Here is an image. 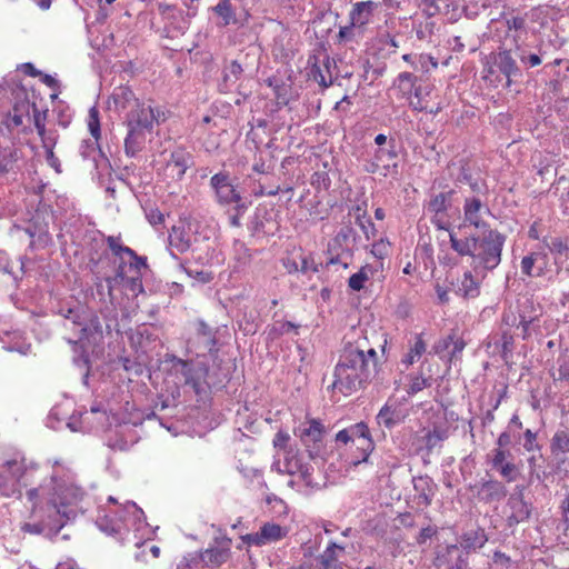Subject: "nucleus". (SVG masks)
<instances>
[{"label": "nucleus", "mask_w": 569, "mask_h": 569, "mask_svg": "<svg viewBox=\"0 0 569 569\" xmlns=\"http://www.w3.org/2000/svg\"><path fill=\"white\" fill-rule=\"evenodd\" d=\"M36 470L28 468L23 458H12L0 463V496L21 499L27 520L21 529L32 535H57L78 515L84 512L88 497L72 468L62 460H54L37 486L30 487Z\"/></svg>", "instance_id": "obj_1"}, {"label": "nucleus", "mask_w": 569, "mask_h": 569, "mask_svg": "<svg viewBox=\"0 0 569 569\" xmlns=\"http://www.w3.org/2000/svg\"><path fill=\"white\" fill-rule=\"evenodd\" d=\"M108 502L113 507L98 509L97 527L107 535H119L121 540L128 541H131L129 532L133 530V545L139 549L146 547V541L151 539L152 531L146 521L143 510L132 501L118 505L112 496L108 498Z\"/></svg>", "instance_id": "obj_2"}, {"label": "nucleus", "mask_w": 569, "mask_h": 569, "mask_svg": "<svg viewBox=\"0 0 569 569\" xmlns=\"http://www.w3.org/2000/svg\"><path fill=\"white\" fill-rule=\"evenodd\" d=\"M377 366V352L359 347L348 346L340 355L335 367L332 390L350 396L362 388L373 376Z\"/></svg>", "instance_id": "obj_3"}, {"label": "nucleus", "mask_w": 569, "mask_h": 569, "mask_svg": "<svg viewBox=\"0 0 569 569\" xmlns=\"http://www.w3.org/2000/svg\"><path fill=\"white\" fill-rule=\"evenodd\" d=\"M506 236L496 229H486L478 234L459 238L450 231L451 249L459 256L472 258L473 269L480 272L495 270L501 262Z\"/></svg>", "instance_id": "obj_4"}, {"label": "nucleus", "mask_w": 569, "mask_h": 569, "mask_svg": "<svg viewBox=\"0 0 569 569\" xmlns=\"http://www.w3.org/2000/svg\"><path fill=\"white\" fill-rule=\"evenodd\" d=\"M167 113L163 107L151 102L137 104L126 113L124 152L128 157H136L144 149L157 127L167 120Z\"/></svg>", "instance_id": "obj_5"}, {"label": "nucleus", "mask_w": 569, "mask_h": 569, "mask_svg": "<svg viewBox=\"0 0 569 569\" xmlns=\"http://www.w3.org/2000/svg\"><path fill=\"white\" fill-rule=\"evenodd\" d=\"M69 402L60 403L53 407L48 416V426L52 429H59L62 421L72 432H92L102 430L111 426L112 421H118L117 415L109 405L102 402L93 403L90 410L80 411L69 416Z\"/></svg>", "instance_id": "obj_6"}, {"label": "nucleus", "mask_w": 569, "mask_h": 569, "mask_svg": "<svg viewBox=\"0 0 569 569\" xmlns=\"http://www.w3.org/2000/svg\"><path fill=\"white\" fill-rule=\"evenodd\" d=\"M272 468L292 476L293 478L289 480L288 485L299 492L307 495L310 490L319 487L312 476L313 467L309 462H305L303 458L292 449L286 450L283 462L277 461L272 465Z\"/></svg>", "instance_id": "obj_7"}, {"label": "nucleus", "mask_w": 569, "mask_h": 569, "mask_svg": "<svg viewBox=\"0 0 569 569\" xmlns=\"http://www.w3.org/2000/svg\"><path fill=\"white\" fill-rule=\"evenodd\" d=\"M60 313L66 319L64 326L77 332L78 341L96 343L102 337L100 320L93 311L83 308H68L61 309Z\"/></svg>", "instance_id": "obj_8"}, {"label": "nucleus", "mask_w": 569, "mask_h": 569, "mask_svg": "<svg viewBox=\"0 0 569 569\" xmlns=\"http://www.w3.org/2000/svg\"><path fill=\"white\" fill-rule=\"evenodd\" d=\"M335 440L338 446H349L356 449L358 455H355L351 460L355 466L367 462L375 449V442L365 422H358L338 431Z\"/></svg>", "instance_id": "obj_9"}, {"label": "nucleus", "mask_w": 569, "mask_h": 569, "mask_svg": "<svg viewBox=\"0 0 569 569\" xmlns=\"http://www.w3.org/2000/svg\"><path fill=\"white\" fill-rule=\"evenodd\" d=\"M496 24V36L502 46L506 47L509 42L515 51L521 50L529 33L525 17L503 16Z\"/></svg>", "instance_id": "obj_10"}, {"label": "nucleus", "mask_w": 569, "mask_h": 569, "mask_svg": "<svg viewBox=\"0 0 569 569\" xmlns=\"http://www.w3.org/2000/svg\"><path fill=\"white\" fill-rule=\"evenodd\" d=\"M16 98L17 101L12 111H9L0 122V129H2V132L12 140L16 133L23 131L24 121L30 120V110L32 108L24 89H18L16 91Z\"/></svg>", "instance_id": "obj_11"}, {"label": "nucleus", "mask_w": 569, "mask_h": 569, "mask_svg": "<svg viewBox=\"0 0 569 569\" xmlns=\"http://www.w3.org/2000/svg\"><path fill=\"white\" fill-rule=\"evenodd\" d=\"M176 375H180L186 386H190L193 391L199 395L206 390L208 386V365L202 360L186 361L176 359L172 365Z\"/></svg>", "instance_id": "obj_12"}, {"label": "nucleus", "mask_w": 569, "mask_h": 569, "mask_svg": "<svg viewBox=\"0 0 569 569\" xmlns=\"http://www.w3.org/2000/svg\"><path fill=\"white\" fill-rule=\"evenodd\" d=\"M210 186L214 190L217 202L221 206L233 204V209L238 211H246L247 204L242 201L240 193L231 183L227 173L219 172L211 177Z\"/></svg>", "instance_id": "obj_13"}, {"label": "nucleus", "mask_w": 569, "mask_h": 569, "mask_svg": "<svg viewBox=\"0 0 569 569\" xmlns=\"http://www.w3.org/2000/svg\"><path fill=\"white\" fill-rule=\"evenodd\" d=\"M87 127L91 138L82 140L79 152L83 159H92L97 162L98 157H102L101 149L99 146V139L101 137V127L99 119V110L97 107L89 109L87 118Z\"/></svg>", "instance_id": "obj_14"}, {"label": "nucleus", "mask_w": 569, "mask_h": 569, "mask_svg": "<svg viewBox=\"0 0 569 569\" xmlns=\"http://www.w3.org/2000/svg\"><path fill=\"white\" fill-rule=\"evenodd\" d=\"M551 463L557 473L569 475V432L558 429L550 441Z\"/></svg>", "instance_id": "obj_15"}, {"label": "nucleus", "mask_w": 569, "mask_h": 569, "mask_svg": "<svg viewBox=\"0 0 569 569\" xmlns=\"http://www.w3.org/2000/svg\"><path fill=\"white\" fill-rule=\"evenodd\" d=\"M147 268L146 258L139 259V263H130L126 268V274L123 277H118V270L113 278H107V284L109 290V296H111V291L116 283H122L127 289H129L133 296H138L143 292L142 286V269Z\"/></svg>", "instance_id": "obj_16"}, {"label": "nucleus", "mask_w": 569, "mask_h": 569, "mask_svg": "<svg viewBox=\"0 0 569 569\" xmlns=\"http://www.w3.org/2000/svg\"><path fill=\"white\" fill-rule=\"evenodd\" d=\"M23 159V144L14 142L0 129V173L19 169Z\"/></svg>", "instance_id": "obj_17"}, {"label": "nucleus", "mask_w": 569, "mask_h": 569, "mask_svg": "<svg viewBox=\"0 0 569 569\" xmlns=\"http://www.w3.org/2000/svg\"><path fill=\"white\" fill-rule=\"evenodd\" d=\"M463 224L473 227L482 232L486 229H491L485 221V216L490 214L489 207L481 201L478 197H467L463 201Z\"/></svg>", "instance_id": "obj_18"}, {"label": "nucleus", "mask_w": 569, "mask_h": 569, "mask_svg": "<svg viewBox=\"0 0 569 569\" xmlns=\"http://www.w3.org/2000/svg\"><path fill=\"white\" fill-rule=\"evenodd\" d=\"M231 539L227 536H218L202 553V566L217 568L226 563L231 557Z\"/></svg>", "instance_id": "obj_19"}, {"label": "nucleus", "mask_w": 569, "mask_h": 569, "mask_svg": "<svg viewBox=\"0 0 569 569\" xmlns=\"http://www.w3.org/2000/svg\"><path fill=\"white\" fill-rule=\"evenodd\" d=\"M288 533L287 528L274 522H266L254 533H247L241 540L248 546L262 547L283 539Z\"/></svg>", "instance_id": "obj_20"}, {"label": "nucleus", "mask_w": 569, "mask_h": 569, "mask_svg": "<svg viewBox=\"0 0 569 569\" xmlns=\"http://www.w3.org/2000/svg\"><path fill=\"white\" fill-rule=\"evenodd\" d=\"M397 158L395 141H390L388 147L378 148L372 159L366 164V171L369 173H379L387 177L391 170L397 169V163H390Z\"/></svg>", "instance_id": "obj_21"}, {"label": "nucleus", "mask_w": 569, "mask_h": 569, "mask_svg": "<svg viewBox=\"0 0 569 569\" xmlns=\"http://www.w3.org/2000/svg\"><path fill=\"white\" fill-rule=\"evenodd\" d=\"M520 271L528 278H542L550 272L548 254L545 251H531L520 260Z\"/></svg>", "instance_id": "obj_22"}, {"label": "nucleus", "mask_w": 569, "mask_h": 569, "mask_svg": "<svg viewBox=\"0 0 569 569\" xmlns=\"http://www.w3.org/2000/svg\"><path fill=\"white\" fill-rule=\"evenodd\" d=\"M193 163L192 154L184 148H176L166 160V173L173 180H180Z\"/></svg>", "instance_id": "obj_23"}, {"label": "nucleus", "mask_w": 569, "mask_h": 569, "mask_svg": "<svg viewBox=\"0 0 569 569\" xmlns=\"http://www.w3.org/2000/svg\"><path fill=\"white\" fill-rule=\"evenodd\" d=\"M248 228L253 233L273 234L278 230L276 213L267 206H258L250 218Z\"/></svg>", "instance_id": "obj_24"}, {"label": "nucleus", "mask_w": 569, "mask_h": 569, "mask_svg": "<svg viewBox=\"0 0 569 569\" xmlns=\"http://www.w3.org/2000/svg\"><path fill=\"white\" fill-rule=\"evenodd\" d=\"M507 508L510 510L507 520L509 526H515L530 518L531 505L523 499V488L517 487L510 495Z\"/></svg>", "instance_id": "obj_25"}, {"label": "nucleus", "mask_w": 569, "mask_h": 569, "mask_svg": "<svg viewBox=\"0 0 569 569\" xmlns=\"http://www.w3.org/2000/svg\"><path fill=\"white\" fill-rule=\"evenodd\" d=\"M508 450L497 448L492 450L491 466L507 482H513L519 475L518 467L509 460Z\"/></svg>", "instance_id": "obj_26"}, {"label": "nucleus", "mask_w": 569, "mask_h": 569, "mask_svg": "<svg viewBox=\"0 0 569 569\" xmlns=\"http://www.w3.org/2000/svg\"><path fill=\"white\" fill-rule=\"evenodd\" d=\"M295 435L307 448H310L311 446H317L322 441L325 427L319 420L309 419L301 422L295 429Z\"/></svg>", "instance_id": "obj_27"}, {"label": "nucleus", "mask_w": 569, "mask_h": 569, "mask_svg": "<svg viewBox=\"0 0 569 569\" xmlns=\"http://www.w3.org/2000/svg\"><path fill=\"white\" fill-rule=\"evenodd\" d=\"M147 101H140L134 97V93L129 87L120 86L113 89L111 96L108 99V108L113 109L117 112L129 111L136 108L137 104L146 103Z\"/></svg>", "instance_id": "obj_28"}, {"label": "nucleus", "mask_w": 569, "mask_h": 569, "mask_svg": "<svg viewBox=\"0 0 569 569\" xmlns=\"http://www.w3.org/2000/svg\"><path fill=\"white\" fill-rule=\"evenodd\" d=\"M108 246L112 253L117 257V270L118 277H123L126 274V268L130 263H139V259L142 257L137 256V253L129 247L123 246L120 242L119 238L109 237Z\"/></svg>", "instance_id": "obj_29"}, {"label": "nucleus", "mask_w": 569, "mask_h": 569, "mask_svg": "<svg viewBox=\"0 0 569 569\" xmlns=\"http://www.w3.org/2000/svg\"><path fill=\"white\" fill-rule=\"evenodd\" d=\"M493 66L507 78L506 86L510 87L513 77L521 71L512 57V48L501 47L493 58Z\"/></svg>", "instance_id": "obj_30"}, {"label": "nucleus", "mask_w": 569, "mask_h": 569, "mask_svg": "<svg viewBox=\"0 0 569 569\" xmlns=\"http://www.w3.org/2000/svg\"><path fill=\"white\" fill-rule=\"evenodd\" d=\"M6 323L0 322V342L3 349L8 351H17L21 355H28L31 345L27 342L22 332L19 330L10 331L6 328Z\"/></svg>", "instance_id": "obj_31"}, {"label": "nucleus", "mask_w": 569, "mask_h": 569, "mask_svg": "<svg viewBox=\"0 0 569 569\" xmlns=\"http://www.w3.org/2000/svg\"><path fill=\"white\" fill-rule=\"evenodd\" d=\"M488 272H480L479 270L473 272L467 270L463 272L461 279L457 284V293L463 298H476L480 293V284Z\"/></svg>", "instance_id": "obj_32"}, {"label": "nucleus", "mask_w": 569, "mask_h": 569, "mask_svg": "<svg viewBox=\"0 0 569 569\" xmlns=\"http://www.w3.org/2000/svg\"><path fill=\"white\" fill-rule=\"evenodd\" d=\"M379 4L375 1H359L353 3L349 13L351 27L363 28L372 21L375 11Z\"/></svg>", "instance_id": "obj_33"}, {"label": "nucleus", "mask_w": 569, "mask_h": 569, "mask_svg": "<svg viewBox=\"0 0 569 569\" xmlns=\"http://www.w3.org/2000/svg\"><path fill=\"white\" fill-rule=\"evenodd\" d=\"M407 417V412L397 402L388 401L379 410L377 415V422L387 429H392L395 426L401 423Z\"/></svg>", "instance_id": "obj_34"}, {"label": "nucleus", "mask_w": 569, "mask_h": 569, "mask_svg": "<svg viewBox=\"0 0 569 569\" xmlns=\"http://www.w3.org/2000/svg\"><path fill=\"white\" fill-rule=\"evenodd\" d=\"M346 545L330 541L323 552L317 558L312 559L318 569H338L339 559L345 553Z\"/></svg>", "instance_id": "obj_35"}, {"label": "nucleus", "mask_w": 569, "mask_h": 569, "mask_svg": "<svg viewBox=\"0 0 569 569\" xmlns=\"http://www.w3.org/2000/svg\"><path fill=\"white\" fill-rule=\"evenodd\" d=\"M273 91L278 106H287L293 99L292 86L289 79L272 76L266 80Z\"/></svg>", "instance_id": "obj_36"}, {"label": "nucleus", "mask_w": 569, "mask_h": 569, "mask_svg": "<svg viewBox=\"0 0 569 569\" xmlns=\"http://www.w3.org/2000/svg\"><path fill=\"white\" fill-rule=\"evenodd\" d=\"M402 60L409 63L416 72H421L423 74L429 73L438 67L437 59L426 53H406L402 56Z\"/></svg>", "instance_id": "obj_37"}, {"label": "nucleus", "mask_w": 569, "mask_h": 569, "mask_svg": "<svg viewBox=\"0 0 569 569\" xmlns=\"http://www.w3.org/2000/svg\"><path fill=\"white\" fill-rule=\"evenodd\" d=\"M413 489L418 505L427 507L431 503L435 495V485L429 477L415 478Z\"/></svg>", "instance_id": "obj_38"}, {"label": "nucleus", "mask_w": 569, "mask_h": 569, "mask_svg": "<svg viewBox=\"0 0 569 569\" xmlns=\"http://www.w3.org/2000/svg\"><path fill=\"white\" fill-rule=\"evenodd\" d=\"M507 495L506 486L498 480H488L481 483L479 496L486 502L499 501Z\"/></svg>", "instance_id": "obj_39"}, {"label": "nucleus", "mask_w": 569, "mask_h": 569, "mask_svg": "<svg viewBox=\"0 0 569 569\" xmlns=\"http://www.w3.org/2000/svg\"><path fill=\"white\" fill-rule=\"evenodd\" d=\"M420 78L411 72H401L393 81V88L398 91L401 98L409 101L412 97V91Z\"/></svg>", "instance_id": "obj_40"}, {"label": "nucleus", "mask_w": 569, "mask_h": 569, "mask_svg": "<svg viewBox=\"0 0 569 569\" xmlns=\"http://www.w3.org/2000/svg\"><path fill=\"white\" fill-rule=\"evenodd\" d=\"M378 268L373 264H365L357 272L351 274L348 279V287L352 291H360L365 288V283L372 278Z\"/></svg>", "instance_id": "obj_41"}, {"label": "nucleus", "mask_w": 569, "mask_h": 569, "mask_svg": "<svg viewBox=\"0 0 569 569\" xmlns=\"http://www.w3.org/2000/svg\"><path fill=\"white\" fill-rule=\"evenodd\" d=\"M242 67L237 61H231L222 71V82L219 84L221 92H229L242 74Z\"/></svg>", "instance_id": "obj_42"}, {"label": "nucleus", "mask_w": 569, "mask_h": 569, "mask_svg": "<svg viewBox=\"0 0 569 569\" xmlns=\"http://www.w3.org/2000/svg\"><path fill=\"white\" fill-rule=\"evenodd\" d=\"M197 337H198V343L202 347H198L200 351L197 353L200 356V353H204L206 351H211L216 345V337L212 329L202 320H199L197 322Z\"/></svg>", "instance_id": "obj_43"}, {"label": "nucleus", "mask_w": 569, "mask_h": 569, "mask_svg": "<svg viewBox=\"0 0 569 569\" xmlns=\"http://www.w3.org/2000/svg\"><path fill=\"white\" fill-rule=\"evenodd\" d=\"M169 244L171 250L186 252L191 247V237L183 228L173 227L169 234Z\"/></svg>", "instance_id": "obj_44"}, {"label": "nucleus", "mask_w": 569, "mask_h": 569, "mask_svg": "<svg viewBox=\"0 0 569 569\" xmlns=\"http://www.w3.org/2000/svg\"><path fill=\"white\" fill-rule=\"evenodd\" d=\"M427 350V345L422 339L421 335H417L415 337V341L410 345L408 352L403 356L401 363L406 367L412 366L416 363Z\"/></svg>", "instance_id": "obj_45"}, {"label": "nucleus", "mask_w": 569, "mask_h": 569, "mask_svg": "<svg viewBox=\"0 0 569 569\" xmlns=\"http://www.w3.org/2000/svg\"><path fill=\"white\" fill-rule=\"evenodd\" d=\"M452 194L453 190L435 194L428 203V211L435 214L445 213L451 204Z\"/></svg>", "instance_id": "obj_46"}, {"label": "nucleus", "mask_w": 569, "mask_h": 569, "mask_svg": "<svg viewBox=\"0 0 569 569\" xmlns=\"http://www.w3.org/2000/svg\"><path fill=\"white\" fill-rule=\"evenodd\" d=\"M421 78L418 80L412 91V97L409 99V106L417 111L427 110L426 97L430 93V88L423 86Z\"/></svg>", "instance_id": "obj_47"}, {"label": "nucleus", "mask_w": 569, "mask_h": 569, "mask_svg": "<svg viewBox=\"0 0 569 569\" xmlns=\"http://www.w3.org/2000/svg\"><path fill=\"white\" fill-rule=\"evenodd\" d=\"M449 436L448 428L442 426H435L432 430H429L425 437V443L428 450H432L441 445Z\"/></svg>", "instance_id": "obj_48"}, {"label": "nucleus", "mask_w": 569, "mask_h": 569, "mask_svg": "<svg viewBox=\"0 0 569 569\" xmlns=\"http://www.w3.org/2000/svg\"><path fill=\"white\" fill-rule=\"evenodd\" d=\"M487 542V537L482 531H468L461 537V547L466 550L480 549Z\"/></svg>", "instance_id": "obj_49"}, {"label": "nucleus", "mask_w": 569, "mask_h": 569, "mask_svg": "<svg viewBox=\"0 0 569 569\" xmlns=\"http://www.w3.org/2000/svg\"><path fill=\"white\" fill-rule=\"evenodd\" d=\"M233 259L237 263V269L247 267L251 261L250 249L241 240H234L233 242Z\"/></svg>", "instance_id": "obj_50"}, {"label": "nucleus", "mask_w": 569, "mask_h": 569, "mask_svg": "<svg viewBox=\"0 0 569 569\" xmlns=\"http://www.w3.org/2000/svg\"><path fill=\"white\" fill-rule=\"evenodd\" d=\"M219 18H221L222 26H229L231 23H237V18L234 10L230 3V0H220L217 6L212 9Z\"/></svg>", "instance_id": "obj_51"}, {"label": "nucleus", "mask_w": 569, "mask_h": 569, "mask_svg": "<svg viewBox=\"0 0 569 569\" xmlns=\"http://www.w3.org/2000/svg\"><path fill=\"white\" fill-rule=\"evenodd\" d=\"M16 264L18 270H14L13 266L10 264L7 253L0 250V270H2L13 282H17L23 274V262H17Z\"/></svg>", "instance_id": "obj_52"}, {"label": "nucleus", "mask_w": 569, "mask_h": 569, "mask_svg": "<svg viewBox=\"0 0 569 569\" xmlns=\"http://www.w3.org/2000/svg\"><path fill=\"white\" fill-rule=\"evenodd\" d=\"M358 214L356 217V223L360 227L366 238L369 240L370 238L376 236V227L371 221V218L367 216L365 211L361 212V208L357 207Z\"/></svg>", "instance_id": "obj_53"}, {"label": "nucleus", "mask_w": 569, "mask_h": 569, "mask_svg": "<svg viewBox=\"0 0 569 569\" xmlns=\"http://www.w3.org/2000/svg\"><path fill=\"white\" fill-rule=\"evenodd\" d=\"M202 566V553L200 552H190L181 558L178 563V569H194L199 566Z\"/></svg>", "instance_id": "obj_54"}, {"label": "nucleus", "mask_w": 569, "mask_h": 569, "mask_svg": "<svg viewBox=\"0 0 569 569\" xmlns=\"http://www.w3.org/2000/svg\"><path fill=\"white\" fill-rule=\"evenodd\" d=\"M493 569H511L515 566V561L501 551H495L492 556Z\"/></svg>", "instance_id": "obj_55"}, {"label": "nucleus", "mask_w": 569, "mask_h": 569, "mask_svg": "<svg viewBox=\"0 0 569 569\" xmlns=\"http://www.w3.org/2000/svg\"><path fill=\"white\" fill-rule=\"evenodd\" d=\"M443 346L446 349H450V355L452 357H456L457 355L461 353L462 350L466 347V343L463 339L457 338L455 336H449L445 341Z\"/></svg>", "instance_id": "obj_56"}, {"label": "nucleus", "mask_w": 569, "mask_h": 569, "mask_svg": "<svg viewBox=\"0 0 569 569\" xmlns=\"http://www.w3.org/2000/svg\"><path fill=\"white\" fill-rule=\"evenodd\" d=\"M298 326L295 325L291 321H283L280 323H276L270 330H269V337L271 338H278L282 335H286L290 332L291 330L297 329Z\"/></svg>", "instance_id": "obj_57"}, {"label": "nucleus", "mask_w": 569, "mask_h": 569, "mask_svg": "<svg viewBox=\"0 0 569 569\" xmlns=\"http://www.w3.org/2000/svg\"><path fill=\"white\" fill-rule=\"evenodd\" d=\"M428 386H430V378H425L422 375H416L411 377L408 392L415 395Z\"/></svg>", "instance_id": "obj_58"}, {"label": "nucleus", "mask_w": 569, "mask_h": 569, "mask_svg": "<svg viewBox=\"0 0 569 569\" xmlns=\"http://www.w3.org/2000/svg\"><path fill=\"white\" fill-rule=\"evenodd\" d=\"M515 52L518 56V58L520 59V61L528 67L532 68V67H537L541 63L540 57L536 53L528 54L526 52L525 46L521 47V50H516Z\"/></svg>", "instance_id": "obj_59"}, {"label": "nucleus", "mask_w": 569, "mask_h": 569, "mask_svg": "<svg viewBox=\"0 0 569 569\" xmlns=\"http://www.w3.org/2000/svg\"><path fill=\"white\" fill-rule=\"evenodd\" d=\"M54 111L58 113V122L62 127H68L72 119V111L69 107L63 104H58L54 107Z\"/></svg>", "instance_id": "obj_60"}, {"label": "nucleus", "mask_w": 569, "mask_h": 569, "mask_svg": "<svg viewBox=\"0 0 569 569\" xmlns=\"http://www.w3.org/2000/svg\"><path fill=\"white\" fill-rule=\"evenodd\" d=\"M522 446L529 452L539 450V445L537 443L536 432L531 431L530 429H527L523 433Z\"/></svg>", "instance_id": "obj_61"}, {"label": "nucleus", "mask_w": 569, "mask_h": 569, "mask_svg": "<svg viewBox=\"0 0 569 569\" xmlns=\"http://www.w3.org/2000/svg\"><path fill=\"white\" fill-rule=\"evenodd\" d=\"M551 253L562 256L568 251V244L561 238H553L549 243H546Z\"/></svg>", "instance_id": "obj_62"}, {"label": "nucleus", "mask_w": 569, "mask_h": 569, "mask_svg": "<svg viewBox=\"0 0 569 569\" xmlns=\"http://www.w3.org/2000/svg\"><path fill=\"white\" fill-rule=\"evenodd\" d=\"M389 242L380 239L371 246L370 252L378 259H383L388 254Z\"/></svg>", "instance_id": "obj_63"}, {"label": "nucleus", "mask_w": 569, "mask_h": 569, "mask_svg": "<svg viewBox=\"0 0 569 569\" xmlns=\"http://www.w3.org/2000/svg\"><path fill=\"white\" fill-rule=\"evenodd\" d=\"M499 345L501 346L502 357L506 358L508 353L512 351L513 348V337L509 332H502Z\"/></svg>", "instance_id": "obj_64"}]
</instances>
